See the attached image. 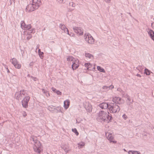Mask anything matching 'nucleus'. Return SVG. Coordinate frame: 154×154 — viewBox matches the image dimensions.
I'll list each match as a JSON object with an SVG mask.
<instances>
[{
    "label": "nucleus",
    "mask_w": 154,
    "mask_h": 154,
    "mask_svg": "<svg viewBox=\"0 0 154 154\" xmlns=\"http://www.w3.org/2000/svg\"><path fill=\"white\" fill-rule=\"evenodd\" d=\"M58 1L60 3H63V0H59Z\"/></svg>",
    "instance_id": "obj_50"
},
{
    "label": "nucleus",
    "mask_w": 154,
    "mask_h": 154,
    "mask_svg": "<svg viewBox=\"0 0 154 154\" xmlns=\"http://www.w3.org/2000/svg\"><path fill=\"white\" fill-rule=\"evenodd\" d=\"M38 8H36L34 4L32 3H30L28 5L26 8V11L28 12H32L34 11Z\"/></svg>",
    "instance_id": "obj_8"
},
{
    "label": "nucleus",
    "mask_w": 154,
    "mask_h": 154,
    "mask_svg": "<svg viewBox=\"0 0 154 154\" xmlns=\"http://www.w3.org/2000/svg\"><path fill=\"white\" fill-rule=\"evenodd\" d=\"M70 103V101L68 99L64 101L63 107L66 110L67 109L69 108Z\"/></svg>",
    "instance_id": "obj_20"
},
{
    "label": "nucleus",
    "mask_w": 154,
    "mask_h": 154,
    "mask_svg": "<svg viewBox=\"0 0 154 154\" xmlns=\"http://www.w3.org/2000/svg\"><path fill=\"white\" fill-rule=\"evenodd\" d=\"M72 131L74 132L76 135L77 136L79 134V133L77 131L76 129V128H74L72 129Z\"/></svg>",
    "instance_id": "obj_35"
},
{
    "label": "nucleus",
    "mask_w": 154,
    "mask_h": 154,
    "mask_svg": "<svg viewBox=\"0 0 154 154\" xmlns=\"http://www.w3.org/2000/svg\"><path fill=\"white\" fill-rule=\"evenodd\" d=\"M106 136L107 140L110 143H116L117 141L114 140V137L112 134L109 132H106Z\"/></svg>",
    "instance_id": "obj_6"
},
{
    "label": "nucleus",
    "mask_w": 154,
    "mask_h": 154,
    "mask_svg": "<svg viewBox=\"0 0 154 154\" xmlns=\"http://www.w3.org/2000/svg\"><path fill=\"white\" fill-rule=\"evenodd\" d=\"M144 73L146 75H149L150 73V71L147 69H145L144 70Z\"/></svg>",
    "instance_id": "obj_33"
},
{
    "label": "nucleus",
    "mask_w": 154,
    "mask_h": 154,
    "mask_svg": "<svg viewBox=\"0 0 154 154\" xmlns=\"http://www.w3.org/2000/svg\"><path fill=\"white\" fill-rule=\"evenodd\" d=\"M41 90L43 93L45 94L46 97H48L50 96L49 93L47 90H46L43 88Z\"/></svg>",
    "instance_id": "obj_25"
},
{
    "label": "nucleus",
    "mask_w": 154,
    "mask_h": 154,
    "mask_svg": "<svg viewBox=\"0 0 154 154\" xmlns=\"http://www.w3.org/2000/svg\"><path fill=\"white\" fill-rule=\"evenodd\" d=\"M85 56L86 57L89 59H93L94 57L92 54L86 52H85Z\"/></svg>",
    "instance_id": "obj_22"
},
{
    "label": "nucleus",
    "mask_w": 154,
    "mask_h": 154,
    "mask_svg": "<svg viewBox=\"0 0 154 154\" xmlns=\"http://www.w3.org/2000/svg\"><path fill=\"white\" fill-rule=\"evenodd\" d=\"M123 150L125 151L126 152V150H125V149H123Z\"/></svg>",
    "instance_id": "obj_57"
},
{
    "label": "nucleus",
    "mask_w": 154,
    "mask_h": 154,
    "mask_svg": "<svg viewBox=\"0 0 154 154\" xmlns=\"http://www.w3.org/2000/svg\"><path fill=\"white\" fill-rule=\"evenodd\" d=\"M146 31L150 38L154 42V31L149 29H147Z\"/></svg>",
    "instance_id": "obj_14"
},
{
    "label": "nucleus",
    "mask_w": 154,
    "mask_h": 154,
    "mask_svg": "<svg viewBox=\"0 0 154 154\" xmlns=\"http://www.w3.org/2000/svg\"><path fill=\"white\" fill-rule=\"evenodd\" d=\"M72 59H71L70 60V61H72V63H73L74 61L75 60H76L77 59L75 58H74L72 57Z\"/></svg>",
    "instance_id": "obj_43"
},
{
    "label": "nucleus",
    "mask_w": 154,
    "mask_h": 154,
    "mask_svg": "<svg viewBox=\"0 0 154 154\" xmlns=\"http://www.w3.org/2000/svg\"><path fill=\"white\" fill-rule=\"evenodd\" d=\"M21 27L24 30H29L32 28L30 24H26L24 21H22L21 22Z\"/></svg>",
    "instance_id": "obj_10"
},
{
    "label": "nucleus",
    "mask_w": 154,
    "mask_h": 154,
    "mask_svg": "<svg viewBox=\"0 0 154 154\" xmlns=\"http://www.w3.org/2000/svg\"><path fill=\"white\" fill-rule=\"evenodd\" d=\"M34 62H31L29 64V66H32L33 65Z\"/></svg>",
    "instance_id": "obj_47"
},
{
    "label": "nucleus",
    "mask_w": 154,
    "mask_h": 154,
    "mask_svg": "<svg viewBox=\"0 0 154 154\" xmlns=\"http://www.w3.org/2000/svg\"><path fill=\"white\" fill-rule=\"evenodd\" d=\"M26 116V114L25 112H23V116L25 117Z\"/></svg>",
    "instance_id": "obj_52"
},
{
    "label": "nucleus",
    "mask_w": 154,
    "mask_h": 154,
    "mask_svg": "<svg viewBox=\"0 0 154 154\" xmlns=\"http://www.w3.org/2000/svg\"><path fill=\"white\" fill-rule=\"evenodd\" d=\"M40 58L41 59H42L44 57V53L43 52H42L38 54Z\"/></svg>",
    "instance_id": "obj_37"
},
{
    "label": "nucleus",
    "mask_w": 154,
    "mask_h": 154,
    "mask_svg": "<svg viewBox=\"0 0 154 154\" xmlns=\"http://www.w3.org/2000/svg\"><path fill=\"white\" fill-rule=\"evenodd\" d=\"M102 89L105 92H107L109 90H112L114 88V86L112 85H111L108 86L106 85L103 86L102 87Z\"/></svg>",
    "instance_id": "obj_17"
},
{
    "label": "nucleus",
    "mask_w": 154,
    "mask_h": 154,
    "mask_svg": "<svg viewBox=\"0 0 154 154\" xmlns=\"http://www.w3.org/2000/svg\"><path fill=\"white\" fill-rule=\"evenodd\" d=\"M79 66V61L78 59L75 60L72 65V68L73 70L76 69Z\"/></svg>",
    "instance_id": "obj_18"
},
{
    "label": "nucleus",
    "mask_w": 154,
    "mask_h": 154,
    "mask_svg": "<svg viewBox=\"0 0 154 154\" xmlns=\"http://www.w3.org/2000/svg\"><path fill=\"white\" fill-rule=\"evenodd\" d=\"M69 6L72 7L73 8L72 9V8L70 9L69 10V11H72L74 9V8H75V3L71 2H70L69 3Z\"/></svg>",
    "instance_id": "obj_24"
},
{
    "label": "nucleus",
    "mask_w": 154,
    "mask_h": 154,
    "mask_svg": "<svg viewBox=\"0 0 154 154\" xmlns=\"http://www.w3.org/2000/svg\"><path fill=\"white\" fill-rule=\"evenodd\" d=\"M136 69L139 71V72H142V70L143 69V67L142 66H137Z\"/></svg>",
    "instance_id": "obj_29"
},
{
    "label": "nucleus",
    "mask_w": 154,
    "mask_h": 154,
    "mask_svg": "<svg viewBox=\"0 0 154 154\" xmlns=\"http://www.w3.org/2000/svg\"><path fill=\"white\" fill-rule=\"evenodd\" d=\"M134 154H141L140 152L139 151H135Z\"/></svg>",
    "instance_id": "obj_45"
},
{
    "label": "nucleus",
    "mask_w": 154,
    "mask_h": 154,
    "mask_svg": "<svg viewBox=\"0 0 154 154\" xmlns=\"http://www.w3.org/2000/svg\"><path fill=\"white\" fill-rule=\"evenodd\" d=\"M51 90L52 91L54 92H55L56 91H57L56 90V88L54 87H52L51 88Z\"/></svg>",
    "instance_id": "obj_44"
},
{
    "label": "nucleus",
    "mask_w": 154,
    "mask_h": 154,
    "mask_svg": "<svg viewBox=\"0 0 154 154\" xmlns=\"http://www.w3.org/2000/svg\"><path fill=\"white\" fill-rule=\"evenodd\" d=\"M61 112V113H63V112L61 110V112Z\"/></svg>",
    "instance_id": "obj_58"
},
{
    "label": "nucleus",
    "mask_w": 154,
    "mask_h": 154,
    "mask_svg": "<svg viewBox=\"0 0 154 154\" xmlns=\"http://www.w3.org/2000/svg\"><path fill=\"white\" fill-rule=\"evenodd\" d=\"M97 70L100 72L104 73L105 72L104 69L99 66H97Z\"/></svg>",
    "instance_id": "obj_27"
},
{
    "label": "nucleus",
    "mask_w": 154,
    "mask_h": 154,
    "mask_svg": "<svg viewBox=\"0 0 154 154\" xmlns=\"http://www.w3.org/2000/svg\"><path fill=\"white\" fill-rule=\"evenodd\" d=\"M74 32L78 35H82L83 34V29L80 27H75L73 28Z\"/></svg>",
    "instance_id": "obj_11"
},
{
    "label": "nucleus",
    "mask_w": 154,
    "mask_h": 154,
    "mask_svg": "<svg viewBox=\"0 0 154 154\" xmlns=\"http://www.w3.org/2000/svg\"><path fill=\"white\" fill-rule=\"evenodd\" d=\"M31 139L32 140L34 143L33 146V149L34 151L36 153H40L43 150L42 147L41 143L34 137H31Z\"/></svg>",
    "instance_id": "obj_2"
},
{
    "label": "nucleus",
    "mask_w": 154,
    "mask_h": 154,
    "mask_svg": "<svg viewBox=\"0 0 154 154\" xmlns=\"http://www.w3.org/2000/svg\"><path fill=\"white\" fill-rule=\"evenodd\" d=\"M78 145H79L78 147L79 148H81L85 145V143H84L83 142H81L79 143L78 144Z\"/></svg>",
    "instance_id": "obj_32"
},
{
    "label": "nucleus",
    "mask_w": 154,
    "mask_h": 154,
    "mask_svg": "<svg viewBox=\"0 0 154 154\" xmlns=\"http://www.w3.org/2000/svg\"><path fill=\"white\" fill-rule=\"evenodd\" d=\"M84 106L86 110L89 112L92 111V107L91 104L88 102H85L84 103Z\"/></svg>",
    "instance_id": "obj_9"
},
{
    "label": "nucleus",
    "mask_w": 154,
    "mask_h": 154,
    "mask_svg": "<svg viewBox=\"0 0 154 154\" xmlns=\"http://www.w3.org/2000/svg\"><path fill=\"white\" fill-rule=\"evenodd\" d=\"M39 47V45H37L36 46V49H37Z\"/></svg>",
    "instance_id": "obj_55"
},
{
    "label": "nucleus",
    "mask_w": 154,
    "mask_h": 154,
    "mask_svg": "<svg viewBox=\"0 0 154 154\" xmlns=\"http://www.w3.org/2000/svg\"><path fill=\"white\" fill-rule=\"evenodd\" d=\"M72 57L71 56H67L66 57V60L68 61H70L71 59H72Z\"/></svg>",
    "instance_id": "obj_38"
},
{
    "label": "nucleus",
    "mask_w": 154,
    "mask_h": 154,
    "mask_svg": "<svg viewBox=\"0 0 154 154\" xmlns=\"http://www.w3.org/2000/svg\"><path fill=\"white\" fill-rule=\"evenodd\" d=\"M122 117L125 120H126L128 118L127 116L125 114L123 115Z\"/></svg>",
    "instance_id": "obj_42"
},
{
    "label": "nucleus",
    "mask_w": 154,
    "mask_h": 154,
    "mask_svg": "<svg viewBox=\"0 0 154 154\" xmlns=\"http://www.w3.org/2000/svg\"><path fill=\"white\" fill-rule=\"evenodd\" d=\"M32 4H34L36 8H38L41 5V0H32Z\"/></svg>",
    "instance_id": "obj_19"
},
{
    "label": "nucleus",
    "mask_w": 154,
    "mask_h": 154,
    "mask_svg": "<svg viewBox=\"0 0 154 154\" xmlns=\"http://www.w3.org/2000/svg\"><path fill=\"white\" fill-rule=\"evenodd\" d=\"M55 93H56V94L58 95H61L62 94L61 92L59 90L56 91Z\"/></svg>",
    "instance_id": "obj_40"
},
{
    "label": "nucleus",
    "mask_w": 154,
    "mask_h": 154,
    "mask_svg": "<svg viewBox=\"0 0 154 154\" xmlns=\"http://www.w3.org/2000/svg\"><path fill=\"white\" fill-rule=\"evenodd\" d=\"M85 67L87 68V69L89 70L94 71L95 68V64L93 66L92 64L89 63H86L85 64Z\"/></svg>",
    "instance_id": "obj_12"
},
{
    "label": "nucleus",
    "mask_w": 154,
    "mask_h": 154,
    "mask_svg": "<svg viewBox=\"0 0 154 154\" xmlns=\"http://www.w3.org/2000/svg\"><path fill=\"white\" fill-rule=\"evenodd\" d=\"M111 119V116L109 115V112L101 111L97 114V119L99 122L108 123L110 122Z\"/></svg>",
    "instance_id": "obj_1"
},
{
    "label": "nucleus",
    "mask_w": 154,
    "mask_h": 154,
    "mask_svg": "<svg viewBox=\"0 0 154 154\" xmlns=\"http://www.w3.org/2000/svg\"><path fill=\"white\" fill-rule=\"evenodd\" d=\"M17 60L15 58H13L10 60V62L13 65L17 63Z\"/></svg>",
    "instance_id": "obj_28"
},
{
    "label": "nucleus",
    "mask_w": 154,
    "mask_h": 154,
    "mask_svg": "<svg viewBox=\"0 0 154 154\" xmlns=\"http://www.w3.org/2000/svg\"><path fill=\"white\" fill-rule=\"evenodd\" d=\"M26 35L27 36L26 38L28 40L30 39L32 37V35L31 34L29 33L28 34L27 33Z\"/></svg>",
    "instance_id": "obj_36"
},
{
    "label": "nucleus",
    "mask_w": 154,
    "mask_h": 154,
    "mask_svg": "<svg viewBox=\"0 0 154 154\" xmlns=\"http://www.w3.org/2000/svg\"><path fill=\"white\" fill-rule=\"evenodd\" d=\"M13 65L15 68L17 69H20L21 67V65L18 63V61L14 64Z\"/></svg>",
    "instance_id": "obj_26"
},
{
    "label": "nucleus",
    "mask_w": 154,
    "mask_h": 154,
    "mask_svg": "<svg viewBox=\"0 0 154 154\" xmlns=\"http://www.w3.org/2000/svg\"><path fill=\"white\" fill-rule=\"evenodd\" d=\"M35 32V29L34 28H32L31 29L28 30L27 32V34L29 33H34Z\"/></svg>",
    "instance_id": "obj_31"
},
{
    "label": "nucleus",
    "mask_w": 154,
    "mask_h": 154,
    "mask_svg": "<svg viewBox=\"0 0 154 154\" xmlns=\"http://www.w3.org/2000/svg\"><path fill=\"white\" fill-rule=\"evenodd\" d=\"M15 0H9V2L10 3V5H13L14 6L15 5Z\"/></svg>",
    "instance_id": "obj_34"
},
{
    "label": "nucleus",
    "mask_w": 154,
    "mask_h": 154,
    "mask_svg": "<svg viewBox=\"0 0 154 154\" xmlns=\"http://www.w3.org/2000/svg\"><path fill=\"white\" fill-rule=\"evenodd\" d=\"M68 35L71 36H73L74 35V34L73 33H71V34H69H69H68Z\"/></svg>",
    "instance_id": "obj_51"
},
{
    "label": "nucleus",
    "mask_w": 154,
    "mask_h": 154,
    "mask_svg": "<svg viewBox=\"0 0 154 154\" xmlns=\"http://www.w3.org/2000/svg\"><path fill=\"white\" fill-rule=\"evenodd\" d=\"M136 76H138V77H141V75L140 74H137Z\"/></svg>",
    "instance_id": "obj_53"
},
{
    "label": "nucleus",
    "mask_w": 154,
    "mask_h": 154,
    "mask_svg": "<svg viewBox=\"0 0 154 154\" xmlns=\"http://www.w3.org/2000/svg\"><path fill=\"white\" fill-rule=\"evenodd\" d=\"M112 100L114 103L119 104H122L123 102L122 101L121 98L119 97H113Z\"/></svg>",
    "instance_id": "obj_16"
},
{
    "label": "nucleus",
    "mask_w": 154,
    "mask_h": 154,
    "mask_svg": "<svg viewBox=\"0 0 154 154\" xmlns=\"http://www.w3.org/2000/svg\"><path fill=\"white\" fill-rule=\"evenodd\" d=\"M30 97L27 96L25 97L21 101L23 107L26 108L28 107V103Z\"/></svg>",
    "instance_id": "obj_7"
},
{
    "label": "nucleus",
    "mask_w": 154,
    "mask_h": 154,
    "mask_svg": "<svg viewBox=\"0 0 154 154\" xmlns=\"http://www.w3.org/2000/svg\"><path fill=\"white\" fill-rule=\"evenodd\" d=\"M99 106L102 109H106L109 108V105L106 103H103L99 104Z\"/></svg>",
    "instance_id": "obj_21"
},
{
    "label": "nucleus",
    "mask_w": 154,
    "mask_h": 154,
    "mask_svg": "<svg viewBox=\"0 0 154 154\" xmlns=\"http://www.w3.org/2000/svg\"><path fill=\"white\" fill-rule=\"evenodd\" d=\"M84 38L85 41L89 44H93L94 43L95 39L88 33H86L85 34Z\"/></svg>",
    "instance_id": "obj_4"
},
{
    "label": "nucleus",
    "mask_w": 154,
    "mask_h": 154,
    "mask_svg": "<svg viewBox=\"0 0 154 154\" xmlns=\"http://www.w3.org/2000/svg\"><path fill=\"white\" fill-rule=\"evenodd\" d=\"M6 69H7V72H8V73H9V72H10V71H9V70L8 69V68H6Z\"/></svg>",
    "instance_id": "obj_54"
},
{
    "label": "nucleus",
    "mask_w": 154,
    "mask_h": 154,
    "mask_svg": "<svg viewBox=\"0 0 154 154\" xmlns=\"http://www.w3.org/2000/svg\"><path fill=\"white\" fill-rule=\"evenodd\" d=\"M59 27L62 30L64 31V33L69 34L68 29L64 24L62 23L60 24L59 25Z\"/></svg>",
    "instance_id": "obj_15"
},
{
    "label": "nucleus",
    "mask_w": 154,
    "mask_h": 154,
    "mask_svg": "<svg viewBox=\"0 0 154 154\" xmlns=\"http://www.w3.org/2000/svg\"><path fill=\"white\" fill-rule=\"evenodd\" d=\"M117 91L120 92H121L122 91V89L120 88H119L117 89Z\"/></svg>",
    "instance_id": "obj_46"
},
{
    "label": "nucleus",
    "mask_w": 154,
    "mask_h": 154,
    "mask_svg": "<svg viewBox=\"0 0 154 154\" xmlns=\"http://www.w3.org/2000/svg\"><path fill=\"white\" fill-rule=\"evenodd\" d=\"M61 147L63 149L65 152L67 153L69 151H70V149L69 148V146L68 144H63L61 146Z\"/></svg>",
    "instance_id": "obj_13"
},
{
    "label": "nucleus",
    "mask_w": 154,
    "mask_h": 154,
    "mask_svg": "<svg viewBox=\"0 0 154 154\" xmlns=\"http://www.w3.org/2000/svg\"><path fill=\"white\" fill-rule=\"evenodd\" d=\"M134 151L133 150H129L128 152V154H134Z\"/></svg>",
    "instance_id": "obj_41"
},
{
    "label": "nucleus",
    "mask_w": 154,
    "mask_h": 154,
    "mask_svg": "<svg viewBox=\"0 0 154 154\" xmlns=\"http://www.w3.org/2000/svg\"><path fill=\"white\" fill-rule=\"evenodd\" d=\"M104 1L106 3H109L110 2L111 0H104Z\"/></svg>",
    "instance_id": "obj_49"
},
{
    "label": "nucleus",
    "mask_w": 154,
    "mask_h": 154,
    "mask_svg": "<svg viewBox=\"0 0 154 154\" xmlns=\"http://www.w3.org/2000/svg\"><path fill=\"white\" fill-rule=\"evenodd\" d=\"M26 94V91L24 90H22L16 92L15 98L18 100H21L24 96Z\"/></svg>",
    "instance_id": "obj_5"
},
{
    "label": "nucleus",
    "mask_w": 154,
    "mask_h": 154,
    "mask_svg": "<svg viewBox=\"0 0 154 154\" xmlns=\"http://www.w3.org/2000/svg\"><path fill=\"white\" fill-rule=\"evenodd\" d=\"M42 52L41 51V50L40 49H38V53L39 54L40 52Z\"/></svg>",
    "instance_id": "obj_56"
},
{
    "label": "nucleus",
    "mask_w": 154,
    "mask_h": 154,
    "mask_svg": "<svg viewBox=\"0 0 154 154\" xmlns=\"http://www.w3.org/2000/svg\"><path fill=\"white\" fill-rule=\"evenodd\" d=\"M31 77L32 78V79L33 80H34V81H36L37 80V78L36 77H33L32 76H31Z\"/></svg>",
    "instance_id": "obj_48"
},
{
    "label": "nucleus",
    "mask_w": 154,
    "mask_h": 154,
    "mask_svg": "<svg viewBox=\"0 0 154 154\" xmlns=\"http://www.w3.org/2000/svg\"><path fill=\"white\" fill-rule=\"evenodd\" d=\"M153 19H154V18H153Z\"/></svg>",
    "instance_id": "obj_60"
},
{
    "label": "nucleus",
    "mask_w": 154,
    "mask_h": 154,
    "mask_svg": "<svg viewBox=\"0 0 154 154\" xmlns=\"http://www.w3.org/2000/svg\"><path fill=\"white\" fill-rule=\"evenodd\" d=\"M56 108H57V109L55 110H57V113L60 112H61V107H59V106H58Z\"/></svg>",
    "instance_id": "obj_39"
},
{
    "label": "nucleus",
    "mask_w": 154,
    "mask_h": 154,
    "mask_svg": "<svg viewBox=\"0 0 154 154\" xmlns=\"http://www.w3.org/2000/svg\"><path fill=\"white\" fill-rule=\"evenodd\" d=\"M109 109L110 112L115 113L118 112L120 108L117 105L111 103L109 105Z\"/></svg>",
    "instance_id": "obj_3"
},
{
    "label": "nucleus",
    "mask_w": 154,
    "mask_h": 154,
    "mask_svg": "<svg viewBox=\"0 0 154 154\" xmlns=\"http://www.w3.org/2000/svg\"><path fill=\"white\" fill-rule=\"evenodd\" d=\"M27 76H29V75H27Z\"/></svg>",
    "instance_id": "obj_59"
},
{
    "label": "nucleus",
    "mask_w": 154,
    "mask_h": 154,
    "mask_svg": "<svg viewBox=\"0 0 154 154\" xmlns=\"http://www.w3.org/2000/svg\"><path fill=\"white\" fill-rule=\"evenodd\" d=\"M126 101L128 105H130L132 104L133 100H131L130 97H128Z\"/></svg>",
    "instance_id": "obj_23"
},
{
    "label": "nucleus",
    "mask_w": 154,
    "mask_h": 154,
    "mask_svg": "<svg viewBox=\"0 0 154 154\" xmlns=\"http://www.w3.org/2000/svg\"><path fill=\"white\" fill-rule=\"evenodd\" d=\"M48 110H50V111L51 112H52L53 111V109H57V108H54V106H49L48 107Z\"/></svg>",
    "instance_id": "obj_30"
}]
</instances>
